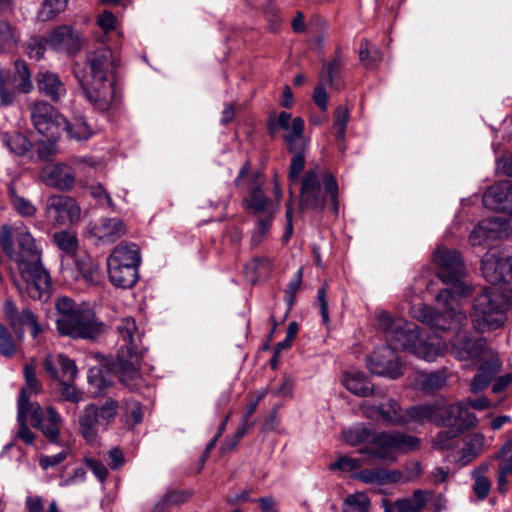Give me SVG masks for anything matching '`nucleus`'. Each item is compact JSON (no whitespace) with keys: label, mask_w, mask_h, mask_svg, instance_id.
<instances>
[{"label":"nucleus","mask_w":512,"mask_h":512,"mask_svg":"<svg viewBox=\"0 0 512 512\" xmlns=\"http://www.w3.org/2000/svg\"><path fill=\"white\" fill-rule=\"evenodd\" d=\"M0 246L17 264L22 280V283H16L19 292L35 300L47 297L51 278L41 264V251L28 228L24 225L15 228L7 224L2 225Z\"/></svg>","instance_id":"nucleus-1"},{"label":"nucleus","mask_w":512,"mask_h":512,"mask_svg":"<svg viewBox=\"0 0 512 512\" xmlns=\"http://www.w3.org/2000/svg\"><path fill=\"white\" fill-rule=\"evenodd\" d=\"M411 315L434 330H455V335L450 339L451 354L459 360L478 358L486 346L483 337H473L468 331L463 330L467 324V317L459 307L437 311L427 305L419 304L411 308Z\"/></svg>","instance_id":"nucleus-2"},{"label":"nucleus","mask_w":512,"mask_h":512,"mask_svg":"<svg viewBox=\"0 0 512 512\" xmlns=\"http://www.w3.org/2000/svg\"><path fill=\"white\" fill-rule=\"evenodd\" d=\"M345 442L351 446H361L359 453L370 458L394 462L397 452L415 451L420 447V439L403 432H376L364 425H356L343 431Z\"/></svg>","instance_id":"nucleus-3"},{"label":"nucleus","mask_w":512,"mask_h":512,"mask_svg":"<svg viewBox=\"0 0 512 512\" xmlns=\"http://www.w3.org/2000/svg\"><path fill=\"white\" fill-rule=\"evenodd\" d=\"M378 326L384 332L388 346L407 350L418 358L431 362L443 354L445 344L424 340L418 327L403 318H393L388 312L378 313Z\"/></svg>","instance_id":"nucleus-4"},{"label":"nucleus","mask_w":512,"mask_h":512,"mask_svg":"<svg viewBox=\"0 0 512 512\" xmlns=\"http://www.w3.org/2000/svg\"><path fill=\"white\" fill-rule=\"evenodd\" d=\"M120 345L114 370L120 381L130 390H138L142 387L144 380L140 371L141 360L144 348L142 346L143 333L138 328L132 317H124L119 320L116 326Z\"/></svg>","instance_id":"nucleus-5"},{"label":"nucleus","mask_w":512,"mask_h":512,"mask_svg":"<svg viewBox=\"0 0 512 512\" xmlns=\"http://www.w3.org/2000/svg\"><path fill=\"white\" fill-rule=\"evenodd\" d=\"M437 266V275L445 284L451 288L441 290L436 296V302L441 309L460 307L462 299L471 294L470 286L466 285L462 278L464 276V264L460 254L456 250L439 247L433 256Z\"/></svg>","instance_id":"nucleus-6"},{"label":"nucleus","mask_w":512,"mask_h":512,"mask_svg":"<svg viewBox=\"0 0 512 512\" xmlns=\"http://www.w3.org/2000/svg\"><path fill=\"white\" fill-rule=\"evenodd\" d=\"M30 117L35 130L45 138L36 144L37 153L40 158L48 159L56 153L55 144L65 125V117L44 101L31 106Z\"/></svg>","instance_id":"nucleus-7"},{"label":"nucleus","mask_w":512,"mask_h":512,"mask_svg":"<svg viewBox=\"0 0 512 512\" xmlns=\"http://www.w3.org/2000/svg\"><path fill=\"white\" fill-rule=\"evenodd\" d=\"M507 298L496 287L485 288L474 300L471 320L479 332L495 330L506 321Z\"/></svg>","instance_id":"nucleus-8"},{"label":"nucleus","mask_w":512,"mask_h":512,"mask_svg":"<svg viewBox=\"0 0 512 512\" xmlns=\"http://www.w3.org/2000/svg\"><path fill=\"white\" fill-rule=\"evenodd\" d=\"M265 182L264 177L259 173L251 172V164L246 161L234 180L235 187L248 188V194L242 200L243 209L259 217H275L278 212V204H274L262 190Z\"/></svg>","instance_id":"nucleus-9"},{"label":"nucleus","mask_w":512,"mask_h":512,"mask_svg":"<svg viewBox=\"0 0 512 512\" xmlns=\"http://www.w3.org/2000/svg\"><path fill=\"white\" fill-rule=\"evenodd\" d=\"M327 197L331 200L332 208L338 210V185L330 174L322 176L320 173L309 170L302 179L300 191V209L322 211Z\"/></svg>","instance_id":"nucleus-10"},{"label":"nucleus","mask_w":512,"mask_h":512,"mask_svg":"<svg viewBox=\"0 0 512 512\" xmlns=\"http://www.w3.org/2000/svg\"><path fill=\"white\" fill-rule=\"evenodd\" d=\"M443 412L441 420L437 425H443L446 429L441 430L433 439V448L446 450L454 447L458 437L466 430L476 426L478 420L475 414L468 412L463 403L448 405Z\"/></svg>","instance_id":"nucleus-11"},{"label":"nucleus","mask_w":512,"mask_h":512,"mask_svg":"<svg viewBox=\"0 0 512 512\" xmlns=\"http://www.w3.org/2000/svg\"><path fill=\"white\" fill-rule=\"evenodd\" d=\"M74 74L85 98L95 110L107 112L119 106L122 94L116 80H89L78 69H74Z\"/></svg>","instance_id":"nucleus-12"},{"label":"nucleus","mask_w":512,"mask_h":512,"mask_svg":"<svg viewBox=\"0 0 512 512\" xmlns=\"http://www.w3.org/2000/svg\"><path fill=\"white\" fill-rule=\"evenodd\" d=\"M117 412L118 402L113 399L106 400L100 407L93 403L86 405L78 416L80 435L88 443L95 442L99 426L107 427L114 421Z\"/></svg>","instance_id":"nucleus-13"},{"label":"nucleus","mask_w":512,"mask_h":512,"mask_svg":"<svg viewBox=\"0 0 512 512\" xmlns=\"http://www.w3.org/2000/svg\"><path fill=\"white\" fill-rule=\"evenodd\" d=\"M60 335L72 338L94 339L102 332V325L89 309H78L70 316L56 319Z\"/></svg>","instance_id":"nucleus-14"},{"label":"nucleus","mask_w":512,"mask_h":512,"mask_svg":"<svg viewBox=\"0 0 512 512\" xmlns=\"http://www.w3.org/2000/svg\"><path fill=\"white\" fill-rule=\"evenodd\" d=\"M33 89L31 73L24 61L15 62V72L0 69V102L11 105L18 93H29Z\"/></svg>","instance_id":"nucleus-15"},{"label":"nucleus","mask_w":512,"mask_h":512,"mask_svg":"<svg viewBox=\"0 0 512 512\" xmlns=\"http://www.w3.org/2000/svg\"><path fill=\"white\" fill-rule=\"evenodd\" d=\"M118 67V58L113 51L104 45L89 51L86 57V67L81 69L76 66L81 75H87L89 80H116L115 74Z\"/></svg>","instance_id":"nucleus-16"},{"label":"nucleus","mask_w":512,"mask_h":512,"mask_svg":"<svg viewBox=\"0 0 512 512\" xmlns=\"http://www.w3.org/2000/svg\"><path fill=\"white\" fill-rule=\"evenodd\" d=\"M45 216L55 226H69L80 220L81 208L74 198L54 194L46 200Z\"/></svg>","instance_id":"nucleus-17"},{"label":"nucleus","mask_w":512,"mask_h":512,"mask_svg":"<svg viewBox=\"0 0 512 512\" xmlns=\"http://www.w3.org/2000/svg\"><path fill=\"white\" fill-rule=\"evenodd\" d=\"M482 274L499 291H512V257L497 258L487 253L481 261Z\"/></svg>","instance_id":"nucleus-18"},{"label":"nucleus","mask_w":512,"mask_h":512,"mask_svg":"<svg viewBox=\"0 0 512 512\" xmlns=\"http://www.w3.org/2000/svg\"><path fill=\"white\" fill-rule=\"evenodd\" d=\"M368 369L375 375L396 379L404 374L405 365L391 346L385 345L373 351L367 360Z\"/></svg>","instance_id":"nucleus-19"},{"label":"nucleus","mask_w":512,"mask_h":512,"mask_svg":"<svg viewBox=\"0 0 512 512\" xmlns=\"http://www.w3.org/2000/svg\"><path fill=\"white\" fill-rule=\"evenodd\" d=\"M284 131L283 140L288 150L307 148L309 139L304 135L305 123L301 117H292L288 112H280L277 119L270 122V134H274L275 127Z\"/></svg>","instance_id":"nucleus-20"},{"label":"nucleus","mask_w":512,"mask_h":512,"mask_svg":"<svg viewBox=\"0 0 512 512\" xmlns=\"http://www.w3.org/2000/svg\"><path fill=\"white\" fill-rule=\"evenodd\" d=\"M508 235L507 222L502 218H488L480 221L469 235L472 246H486L495 239Z\"/></svg>","instance_id":"nucleus-21"},{"label":"nucleus","mask_w":512,"mask_h":512,"mask_svg":"<svg viewBox=\"0 0 512 512\" xmlns=\"http://www.w3.org/2000/svg\"><path fill=\"white\" fill-rule=\"evenodd\" d=\"M3 312L10 327L19 334L20 337L23 335L25 326L30 327L31 335L34 339L42 332V327L36 315L30 309H23L19 312L16 304L8 299L4 303Z\"/></svg>","instance_id":"nucleus-22"},{"label":"nucleus","mask_w":512,"mask_h":512,"mask_svg":"<svg viewBox=\"0 0 512 512\" xmlns=\"http://www.w3.org/2000/svg\"><path fill=\"white\" fill-rule=\"evenodd\" d=\"M89 232L100 243L110 244L123 237L127 229L119 218H102L91 224Z\"/></svg>","instance_id":"nucleus-23"},{"label":"nucleus","mask_w":512,"mask_h":512,"mask_svg":"<svg viewBox=\"0 0 512 512\" xmlns=\"http://www.w3.org/2000/svg\"><path fill=\"white\" fill-rule=\"evenodd\" d=\"M41 178L46 185L59 190H70L75 184L73 169L64 163L45 166Z\"/></svg>","instance_id":"nucleus-24"},{"label":"nucleus","mask_w":512,"mask_h":512,"mask_svg":"<svg viewBox=\"0 0 512 512\" xmlns=\"http://www.w3.org/2000/svg\"><path fill=\"white\" fill-rule=\"evenodd\" d=\"M43 367L47 374L56 381H74L78 372L74 361L63 354L47 355Z\"/></svg>","instance_id":"nucleus-25"},{"label":"nucleus","mask_w":512,"mask_h":512,"mask_svg":"<svg viewBox=\"0 0 512 512\" xmlns=\"http://www.w3.org/2000/svg\"><path fill=\"white\" fill-rule=\"evenodd\" d=\"M486 207L512 215V184H495L483 195Z\"/></svg>","instance_id":"nucleus-26"},{"label":"nucleus","mask_w":512,"mask_h":512,"mask_svg":"<svg viewBox=\"0 0 512 512\" xmlns=\"http://www.w3.org/2000/svg\"><path fill=\"white\" fill-rule=\"evenodd\" d=\"M47 43L54 50L63 51L68 54L77 52L81 47L79 34L74 32L71 27L65 25L54 29Z\"/></svg>","instance_id":"nucleus-27"},{"label":"nucleus","mask_w":512,"mask_h":512,"mask_svg":"<svg viewBox=\"0 0 512 512\" xmlns=\"http://www.w3.org/2000/svg\"><path fill=\"white\" fill-rule=\"evenodd\" d=\"M63 426V418L54 407L45 409V416L37 423H33V427L39 429L44 437L51 443H61V428Z\"/></svg>","instance_id":"nucleus-28"},{"label":"nucleus","mask_w":512,"mask_h":512,"mask_svg":"<svg viewBox=\"0 0 512 512\" xmlns=\"http://www.w3.org/2000/svg\"><path fill=\"white\" fill-rule=\"evenodd\" d=\"M106 262L107 266H112L114 262L115 265L139 267L141 263L139 247L134 243H120L112 250Z\"/></svg>","instance_id":"nucleus-29"},{"label":"nucleus","mask_w":512,"mask_h":512,"mask_svg":"<svg viewBox=\"0 0 512 512\" xmlns=\"http://www.w3.org/2000/svg\"><path fill=\"white\" fill-rule=\"evenodd\" d=\"M501 370V362L496 357H491L485 361L478 369V373L473 377L470 389L473 393H479L486 389L494 377Z\"/></svg>","instance_id":"nucleus-30"},{"label":"nucleus","mask_w":512,"mask_h":512,"mask_svg":"<svg viewBox=\"0 0 512 512\" xmlns=\"http://www.w3.org/2000/svg\"><path fill=\"white\" fill-rule=\"evenodd\" d=\"M138 268L134 266H107L108 277L111 284L117 288L128 289L133 287L138 280Z\"/></svg>","instance_id":"nucleus-31"},{"label":"nucleus","mask_w":512,"mask_h":512,"mask_svg":"<svg viewBox=\"0 0 512 512\" xmlns=\"http://www.w3.org/2000/svg\"><path fill=\"white\" fill-rule=\"evenodd\" d=\"M447 406L437 405H418L406 409L405 425L410 422L424 423L433 422L438 423L442 415H445L443 410Z\"/></svg>","instance_id":"nucleus-32"},{"label":"nucleus","mask_w":512,"mask_h":512,"mask_svg":"<svg viewBox=\"0 0 512 512\" xmlns=\"http://www.w3.org/2000/svg\"><path fill=\"white\" fill-rule=\"evenodd\" d=\"M344 66V57L337 50L331 61L324 64L320 72V80L322 83L329 85L335 89H341L343 82L341 80V72Z\"/></svg>","instance_id":"nucleus-33"},{"label":"nucleus","mask_w":512,"mask_h":512,"mask_svg":"<svg viewBox=\"0 0 512 512\" xmlns=\"http://www.w3.org/2000/svg\"><path fill=\"white\" fill-rule=\"evenodd\" d=\"M432 496L433 493L428 490L417 489L411 496L396 499L393 507L398 512H420Z\"/></svg>","instance_id":"nucleus-34"},{"label":"nucleus","mask_w":512,"mask_h":512,"mask_svg":"<svg viewBox=\"0 0 512 512\" xmlns=\"http://www.w3.org/2000/svg\"><path fill=\"white\" fill-rule=\"evenodd\" d=\"M357 478L367 484H388L399 482L402 479V474L395 469L375 468L360 471Z\"/></svg>","instance_id":"nucleus-35"},{"label":"nucleus","mask_w":512,"mask_h":512,"mask_svg":"<svg viewBox=\"0 0 512 512\" xmlns=\"http://www.w3.org/2000/svg\"><path fill=\"white\" fill-rule=\"evenodd\" d=\"M343 384L348 391L359 397L374 394V387L362 372H349L344 375Z\"/></svg>","instance_id":"nucleus-36"},{"label":"nucleus","mask_w":512,"mask_h":512,"mask_svg":"<svg viewBox=\"0 0 512 512\" xmlns=\"http://www.w3.org/2000/svg\"><path fill=\"white\" fill-rule=\"evenodd\" d=\"M38 87L40 91L49 96L52 100L58 101L66 93V89L58 75L51 72L38 74Z\"/></svg>","instance_id":"nucleus-37"},{"label":"nucleus","mask_w":512,"mask_h":512,"mask_svg":"<svg viewBox=\"0 0 512 512\" xmlns=\"http://www.w3.org/2000/svg\"><path fill=\"white\" fill-rule=\"evenodd\" d=\"M484 445V435L479 433L472 434L461 450V456L458 459L459 464L465 466L470 463L482 452Z\"/></svg>","instance_id":"nucleus-38"},{"label":"nucleus","mask_w":512,"mask_h":512,"mask_svg":"<svg viewBox=\"0 0 512 512\" xmlns=\"http://www.w3.org/2000/svg\"><path fill=\"white\" fill-rule=\"evenodd\" d=\"M406 410H402L397 401L389 399L382 404L381 421L385 424L402 426L405 425Z\"/></svg>","instance_id":"nucleus-39"},{"label":"nucleus","mask_w":512,"mask_h":512,"mask_svg":"<svg viewBox=\"0 0 512 512\" xmlns=\"http://www.w3.org/2000/svg\"><path fill=\"white\" fill-rule=\"evenodd\" d=\"M63 131L67 133L70 139L77 141L87 140L94 134L87 122L81 117L74 118L72 122L65 119V125L62 126Z\"/></svg>","instance_id":"nucleus-40"},{"label":"nucleus","mask_w":512,"mask_h":512,"mask_svg":"<svg viewBox=\"0 0 512 512\" xmlns=\"http://www.w3.org/2000/svg\"><path fill=\"white\" fill-rule=\"evenodd\" d=\"M359 58L365 68L374 69L382 61L383 56L378 48L372 46L367 39H363L360 43Z\"/></svg>","instance_id":"nucleus-41"},{"label":"nucleus","mask_w":512,"mask_h":512,"mask_svg":"<svg viewBox=\"0 0 512 512\" xmlns=\"http://www.w3.org/2000/svg\"><path fill=\"white\" fill-rule=\"evenodd\" d=\"M19 40L18 30L7 21H0V52H11Z\"/></svg>","instance_id":"nucleus-42"},{"label":"nucleus","mask_w":512,"mask_h":512,"mask_svg":"<svg viewBox=\"0 0 512 512\" xmlns=\"http://www.w3.org/2000/svg\"><path fill=\"white\" fill-rule=\"evenodd\" d=\"M2 141L6 147L16 155H24L31 148L29 140L24 135L16 131L12 133H4L2 135Z\"/></svg>","instance_id":"nucleus-43"},{"label":"nucleus","mask_w":512,"mask_h":512,"mask_svg":"<svg viewBox=\"0 0 512 512\" xmlns=\"http://www.w3.org/2000/svg\"><path fill=\"white\" fill-rule=\"evenodd\" d=\"M266 391H262L255 399L250 400L246 411L242 414L239 426L236 430L237 439H242L246 433L254 426V422L250 421V417L254 414L260 400L265 396Z\"/></svg>","instance_id":"nucleus-44"},{"label":"nucleus","mask_w":512,"mask_h":512,"mask_svg":"<svg viewBox=\"0 0 512 512\" xmlns=\"http://www.w3.org/2000/svg\"><path fill=\"white\" fill-rule=\"evenodd\" d=\"M23 397V415L26 420L28 416L31 417L32 424L37 423L42 417L45 416V410L37 402H29L26 390L21 389L18 397V412L20 411V401Z\"/></svg>","instance_id":"nucleus-45"},{"label":"nucleus","mask_w":512,"mask_h":512,"mask_svg":"<svg viewBox=\"0 0 512 512\" xmlns=\"http://www.w3.org/2000/svg\"><path fill=\"white\" fill-rule=\"evenodd\" d=\"M343 512H369L370 501L364 493L348 495L343 502Z\"/></svg>","instance_id":"nucleus-46"},{"label":"nucleus","mask_w":512,"mask_h":512,"mask_svg":"<svg viewBox=\"0 0 512 512\" xmlns=\"http://www.w3.org/2000/svg\"><path fill=\"white\" fill-rule=\"evenodd\" d=\"M495 459L500 461L498 474L512 476V438L508 439L502 445L498 453L495 455Z\"/></svg>","instance_id":"nucleus-47"},{"label":"nucleus","mask_w":512,"mask_h":512,"mask_svg":"<svg viewBox=\"0 0 512 512\" xmlns=\"http://www.w3.org/2000/svg\"><path fill=\"white\" fill-rule=\"evenodd\" d=\"M36 362L31 359L30 362L26 363L23 368V374L25 379V387L22 389L26 390V394H39L42 391V384L36 377Z\"/></svg>","instance_id":"nucleus-48"},{"label":"nucleus","mask_w":512,"mask_h":512,"mask_svg":"<svg viewBox=\"0 0 512 512\" xmlns=\"http://www.w3.org/2000/svg\"><path fill=\"white\" fill-rule=\"evenodd\" d=\"M68 0H45L39 11V19L49 21L63 12L67 7Z\"/></svg>","instance_id":"nucleus-49"},{"label":"nucleus","mask_w":512,"mask_h":512,"mask_svg":"<svg viewBox=\"0 0 512 512\" xmlns=\"http://www.w3.org/2000/svg\"><path fill=\"white\" fill-rule=\"evenodd\" d=\"M275 217L256 218L255 226L251 236V243L254 246L259 245L268 235L270 227Z\"/></svg>","instance_id":"nucleus-50"},{"label":"nucleus","mask_w":512,"mask_h":512,"mask_svg":"<svg viewBox=\"0 0 512 512\" xmlns=\"http://www.w3.org/2000/svg\"><path fill=\"white\" fill-rule=\"evenodd\" d=\"M126 422L130 425H137L142 422L143 410L139 402L134 400H125L123 402Z\"/></svg>","instance_id":"nucleus-51"},{"label":"nucleus","mask_w":512,"mask_h":512,"mask_svg":"<svg viewBox=\"0 0 512 512\" xmlns=\"http://www.w3.org/2000/svg\"><path fill=\"white\" fill-rule=\"evenodd\" d=\"M9 192L12 205L21 216L31 217L36 213V207L29 200L17 195L12 188Z\"/></svg>","instance_id":"nucleus-52"},{"label":"nucleus","mask_w":512,"mask_h":512,"mask_svg":"<svg viewBox=\"0 0 512 512\" xmlns=\"http://www.w3.org/2000/svg\"><path fill=\"white\" fill-rule=\"evenodd\" d=\"M77 267L86 282L96 284L100 281L101 273L99 267L92 261L79 260Z\"/></svg>","instance_id":"nucleus-53"},{"label":"nucleus","mask_w":512,"mask_h":512,"mask_svg":"<svg viewBox=\"0 0 512 512\" xmlns=\"http://www.w3.org/2000/svg\"><path fill=\"white\" fill-rule=\"evenodd\" d=\"M16 352V344L8 329L0 323V355L12 357Z\"/></svg>","instance_id":"nucleus-54"},{"label":"nucleus","mask_w":512,"mask_h":512,"mask_svg":"<svg viewBox=\"0 0 512 512\" xmlns=\"http://www.w3.org/2000/svg\"><path fill=\"white\" fill-rule=\"evenodd\" d=\"M54 241L58 248L66 253H73L77 248L76 237L67 231L54 234Z\"/></svg>","instance_id":"nucleus-55"},{"label":"nucleus","mask_w":512,"mask_h":512,"mask_svg":"<svg viewBox=\"0 0 512 512\" xmlns=\"http://www.w3.org/2000/svg\"><path fill=\"white\" fill-rule=\"evenodd\" d=\"M447 381V374L445 371H436L424 376L422 386L424 389L437 390L443 387Z\"/></svg>","instance_id":"nucleus-56"},{"label":"nucleus","mask_w":512,"mask_h":512,"mask_svg":"<svg viewBox=\"0 0 512 512\" xmlns=\"http://www.w3.org/2000/svg\"><path fill=\"white\" fill-rule=\"evenodd\" d=\"M22 402H23V398L20 401V411L17 413V421L19 424V429H18L17 435L27 445H32L35 440V435L28 428V426L26 424V420L24 419Z\"/></svg>","instance_id":"nucleus-57"},{"label":"nucleus","mask_w":512,"mask_h":512,"mask_svg":"<svg viewBox=\"0 0 512 512\" xmlns=\"http://www.w3.org/2000/svg\"><path fill=\"white\" fill-rule=\"evenodd\" d=\"M349 120V111L345 107H338L335 111L334 128L336 137L343 140L345 137L346 126Z\"/></svg>","instance_id":"nucleus-58"},{"label":"nucleus","mask_w":512,"mask_h":512,"mask_svg":"<svg viewBox=\"0 0 512 512\" xmlns=\"http://www.w3.org/2000/svg\"><path fill=\"white\" fill-rule=\"evenodd\" d=\"M59 382L61 385L60 393L64 400L78 403L83 399V393L71 384L72 381L63 380Z\"/></svg>","instance_id":"nucleus-59"},{"label":"nucleus","mask_w":512,"mask_h":512,"mask_svg":"<svg viewBox=\"0 0 512 512\" xmlns=\"http://www.w3.org/2000/svg\"><path fill=\"white\" fill-rule=\"evenodd\" d=\"M307 148H302L299 150H289L293 153V157L290 163L289 177L296 178L299 173L304 169L305 166V151Z\"/></svg>","instance_id":"nucleus-60"},{"label":"nucleus","mask_w":512,"mask_h":512,"mask_svg":"<svg viewBox=\"0 0 512 512\" xmlns=\"http://www.w3.org/2000/svg\"><path fill=\"white\" fill-rule=\"evenodd\" d=\"M47 41L40 37H32L27 44V52L31 59L39 60L43 57Z\"/></svg>","instance_id":"nucleus-61"},{"label":"nucleus","mask_w":512,"mask_h":512,"mask_svg":"<svg viewBox=\"0 0 512 512\" xmlns=\"http://www.w3.org/2000/svg\"><path fill=\"white\" fill-rule=\"evenodd\" d=\"M302 278L303 268L301 267L295 273L294 278L289 282L288 287L285 291L286 301L288 302L289 306H292L294 304L296 294L299 291L302 284Z\"/></svg>","instance_id":"nucleus-62"},{"label":"nucleus","mask_w":512,"mask_h":512,"mask_svg":"<svg viewBox=\"0 0 512 512\" xmlns=\"http://www.w3.org/2000/svg\"><path fill=\"white\" fill-rule=\"evenodd\" d=\"M69 455V450H62L61 452L55 455H42L39 458V465L43 470H48L49 468L55 467L62 462H64Z\"/></svg>","instance_id":"nucleus-63"},{"label":"nucleus","mask_w":512,"mask_h":512,"mask_svg":"<svg viewBox=\"0 0 512 512\" xmlns=\"http://www.w3.org/2000/svg\"><path fill=\"white\" fill-rule=\"evenodd\" d=\"M97 24L105 33H109L116 29L118 21L112 12L105 10L98 15Z\"/></svg>","instance_id":"nucleus-64"}]
</instances>
